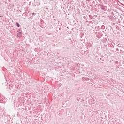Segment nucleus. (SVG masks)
Instances as JSON below:
<instances>
[{"instance_id":"obj_1","label":"nucleus","mask_w":124,"mask_h":124,"mask_svg":"<svg viewBox=\"0 0 124 124\" xmlns=\"http://www.w3.org/2000/svg\"><path fill=\"white\" fill-rule=\"evenodd\" d=\"M99 6H100V8H101L102 10H105V6H104L103 4H99Z\"/></svg>"},{"instance_id":"obj_2","label":"nucleus","mask_w":124,"mask_h":124,"mask_svg":"<svg viewBox=\"0 0 124 124\" xmlns=\"http://www.w3.org/2000/svg\"><path fill=\"white\" fill-rule=\"evenodd\" d=\"M21 36H22V32H18L17 35V37H20Z\"/></svg>"},{"instance_id":"obj_3","label":"nucleus","mask_w":124,"mask_h":124,"mask_svg":"<svg viewBox=\"0 0 124 124\" xmlns=\"http://www.w3.org/2000/svg\"><path fill=\"white\" fill-rule=\"evenodd\" d=\"M16 26L18 28H20V24H19V23H16Z\"/></svg>"},{"instance_id":"obj_4","label":"nucleus","mask_w":124,"mask_h":124,"mask_svg":"<svg viewBox=\"0 0 124 124\" xmlns=\"http://www.w3.org/2000/svg\"><path fill=\"white\" fill-rule=\"evenodd\" d=\"M111 46L112 48H114V45H113V44H111Z\"/></svg>"},{"instance_id":"obj_5","label":"nucleus","mask_w":124,"mask_h":124,"mask_svg":"<svg viewBox=\"0 0 124 124\" xmlns=\"http://www.w3.org/2000/svg\"><path fill=\"white\" fill-rule=\"evenodd\" d=\"M32 16H33V15H35V13H32Z\"/></svg>"},{"instance_id":"obj_6","label":"nucleus","mask_w":124,"mask_h":124,"mask_svg":"<svg viewBox=\"0 0 124 124\" xmlns=\"http://www.w3.org/2000/svg\"><path fill=\"white\" fill-rule=\"evenodd\" d=\"M116 51H117V52H119V49L118 48H116Z\"/></svg>"},{"instance_id":"obj_7","label":"nucleus","mask_w":124,"mask_h":124,"mask_svg":"<svg viewBox=\"0 0 124 124\" xmlns=\"http://www.w3.org/2000/svg\"><path fill=\"white\" fill-rule=\"evenodd\" d=\"M117 46H118L119 47H121V46H120V44L117 45Z\"/></svg>"},{"instance_id":"obj_8","label":"nucleus","mask_w":124,"mask_h":124,"mask_svg":"<svg viewBox=\"0 0 124 124\" xmlns=\"http://www.w3.org/2000/svg\"><path fill=\"white\" fill-rule=\"evenodd\" d=\"M59 86H62V84H61V83H60V84H59Z\"/></svg>"},{"instance_id":"obj_9","label":"nucleus","mask_w":124,"mask_h":124,"mask_svg":"<svg viewBox=\"0 0 124 124\" xmlns=\"http://www.w3.org/2000/svg\"><path fill=\"white\" fill-rule=\"evenodd\" d=\"M93 103H95V101H93Z\"/></svg>"},{"instance_id":"obj_10","label":"nucleus","mask_w":124,"mask_h":124,"mask_svg":"<svg viewBox=\"0 0 124 124\" xmlns=\"http://www.w3.org/2000/svg\"><path fill=\"white\" fill-rule=\"evenodd\" d=\"M122 52V50H120V52Z\"/></svg>"},{"instance_id":"obj_11","label":"nucleus","mask_w":124,"mask_h":124,"mask_svg":"<svg viewBox=\"0 0 124 124\" xmlns=\"http://www.w3.org/2000/svg\"><path fill=\"white\" fill-rule=\"evenodd\" d=\"M1 17H2V16H0V18H1Z\"/></svg>"},{"instance_id":"obj_12","label":"nucleus","mask_w":124,"mask_h":124,"mask_svg":"<svg viewBox=\"0 0 124 124\" xmlns=\"http://www.w3.org/2000/svg\"><path fill=\"white\" fill-rule=\"evenodd\" d=\"M19 31H17V32Z\"/></svg>"}]
</instances>
